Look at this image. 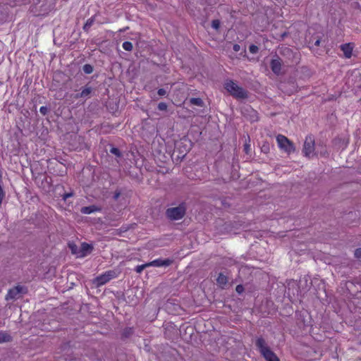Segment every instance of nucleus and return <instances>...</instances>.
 Returning <instances> with one entry per match:
<instances>
[{"label": "nucleus", "mask_w": 361, "mask_h": 361, "mask_svg": "<svg viewBox=\"0 0 361 361\" xmlns=\"http://www.w3.org/2000/svg\"><path fill=\"white\" fill-rule=\"evenodd\" d=\"M224 87L231 95L236 99H244L247 97V92L232 80H226Z\"/></svg>", "instance_id": "f257e3e1"}, {"label": "nucleus", "mask_w": 361, "mask_h": 361, "mask_svg": "<svg viewBox=\"0 0 361 361\" xmlns=\"http://www.w3.org/2000/svg\"><path fill=\"white\" fill-rule=\"evenodd\" d=\"M256 345L267 361H279L276 355L266 345L263 338H258L256 341Z\"/></svg>", "instance_id": "f03ea898"}, {"label": "nucleus", "mask_w": 361, "mask_h": 361, "mask_svg": "<svg viewBox=\"0 0 361 361\" xmlns=\"http://www.w3.org/2000/svg\"><path fill=\"white\" fill-rule=\"evenodd\" d=\"M276 142L279 147L284 152L290 154L295 152V147L292 142H290L286 136L279 135L276 136Z\"/></svg>", "instance_id": "7ed1b4c3"}, {"label": "nucleus", "mask_w": 361, "mask_h": 361, "mask_svg": "<svg viewBox=\"0 0 361 361\" xmlns=\"http://www.w3.org/2000/svg\"><path fill=\"white\" fill-rule=\"evenodd\" d=\"M185 213V207L183 204L178 207L169 208L166 210L167 216L171 220H178L183 217Z\"/></svg>", "instance_id": "20e7f679"}, {"label": "nucleus", "mask_w": 361, "mask_h": 361, "mask_svg": "<svg viewBox=\"0 0 361 361\" xmlns=\"http://www.w3.org/2000/svg\"><path fill=\"white\" fill-rule=\"evenodd\" d=\"M114 277H115L114 271H106L104 274L97 276L94 280V283L97 286H100L105 284L106 283H107L108 281H109L111 279H114Z\"/></svg>", "instance_id": "39448f33"}, {"label": "nucleus", "mask_w": 361, "mask_h": 361, "mask_svg": "<svg viewBox=\"0 0 361 361\" xmlns=\"http://www.w3.org/2000/svg\"><path fill=\"white\" fill-rule=\"evenodd\" d=\"M314 150V140L312 136L306 137L304 146L303 153L306 157H310L313 155Z\"/></svg>", "instance_id": "423d86ee"}, {"label": "nucleus", "mask_w": 361, "mask_h": 361, "mask_svg": "<svg viewBox=\"0 0 361 361\" xmlns=\"http://www.w3.org/2000/svg\"><path fill=\"white\" fill-rule=\"evenodd\" d=\"M173 261L170 259H157L155 260H153L150 262H148L149 267H168L172 264Z\"/></svg>", "instance_id": "0eeeda50"}, {"label": "nucleus", "mask_w": 361, "mask_h": 361, "mask_svg": "<svg viewBox=\"0 0 361 361\" xmlns=\"http://www.w3.org/2000/svg\"><path fill=\"white\" fill-rule=\"evenodd\" d=\"M282 61L279 58L272 59L271 61V68L272 71L279 75L281 72Z\"/></svg>", "instance_id": "6e6552de"}, {"label": "nucleus", "mask_w": 361, "mask_h": 361, "mask_svg": "<svg viewBox=\"0 0 361 361\" xmlns=\"http://www.w3.org/2000/svg\"><path fill=\"white\" fill-rule=\"evenodd\" d=\"M23 288L22 286H16L9 290L6 299H16L18 298L19 295L23 292Z\"/></svg>", "instance_id": "1a4fd4ad"}, {"label": "nucleus", "mask_w": 361, "mask_h": 361, "mask_svg": "<svg viewBox=\"0 0 361 361\" xmlns=\"http://www.w3.org/2000/svg\"><path fill=\"white\" fill-rule=\"evenodd\" d=\"M92 250V245L87 243H82L79 250L78 257H84L91 252Z\"/></svg>", "instance_id": "9d476101"}, {"label": "nucleus", "mask_w": 361, "mask_h": 361, "mask_svg": "<svg viewBox=\"0 0 361 361\" xmlns=\"http://www.w3.org/2000/svg\"><path fill=\"white\" fill-rule=\"evenodd\" d=\"M92 92V90L90 87H85L84 88L80 94H77L75 95V98H86L88 97Z\"/></svg>", "instance_id": "9b49d317"}, {"label": "nucleus", "mask_w": 361, "mask_h": 361, "mask_svg": "<svg viewBox=\"0 0 361 361\" xmlns=\"http://www.w3.org/2000/svg\"><path fill=\"white\" fill-rule=\"evenodd\" d=\"M341 49L343 50L345 56L347 58H350L352 55V47L350 44H343L341 46Z\"/></svg>", "instance_id": "f8f14e48"}, {"label": "nucleus", "mask_w": 361, "mask_h": 361, "mask_svg": "<svg viewBox=\"0 0 361 361\" xmlns=\"http://www.w3.org/2000/svg\"><path fill=\"white\" fill-rule=\"evenodd\" d=\"M97 210V208L95 206H89L84 207L81 209V212L82 214H89L93 213Z\"/></svg>", "instance_id": "ddd939ff"}, {"label": "nucleus", "mask_w": 361, "mask_h": 361, "mask_svg": "<svg viewBox=\"0 0 361 361\" xmlns=\"http://www.w3.org/2000/svg\"><path fill=\"white\" fill-rule=\"evenodd\" d=\"M68 247L70 248L71 252L73 254L77 256V257H78L80 249H78V246L73 243H69Z\"/></svg>", "instance_id": "4468645a"}, {"label": "nucleus", "mask_w": 361, "mask_h": 361, "mask_svg": "<svg viewBox=\"0 0 361 361\" xmlns=\"http://www.w3.org/2000/svg\"><path fill=\"white\" fill-rule=\"evenodd\" d=\"M217 283L221 286H223L227 283V278L222 274H220L216 279Z\"/></svg>", "instance_id": "2eb2a0df"}, {"label": "nucleus", "mask_w": 361, "mask_h": 361, "mask_svg": "<svg viewBox=\"0 0 361 361\" xmlns=\"http://www.w3.org/2000/svg\"><path fill=\"white\" fill-rule=\"evenodd\" d=\"M190 102L196 106H202L203 102L200 98H191Z\"/></svg>", "instance_id": "dca6fc26"}, {"label": "nucleus", "mask_w": 361, "mask_h": 361, "mask_svg": "<svg viewBox=\"0 0 361 361\" xmlns=\"http://www.w3.org/2000/svg\"><path fill=\"white\" fill-rule=\"evenodd\" d=\"M10 341V336L6 333H0V343Z\"/></svg>", "instance_id": "f3484780"}, {"label": "nucleus", "mask_w": 361, "mask_h": 361, "mask_svg": "<svg viewBox=\"0 0 361 361\" xmlns=\"http://www.w3.org/2000/svg\"><path fill=\"white\" fill-rule=\"evenodd\" d=\"M147 267H149L148 263H145V264H141V265H137L135 267V271L137 273L140 274Z\"/></svg>", "instance_id": "a211bd4d"}, {"label": "nucleus", "mask_w": 361, "mask_h": 361, "mask_svg": "<svg viewBox=\"0 0 361 361\" xmlns=\"http://www.w3.org/2000/svg\"><path fill=\"white\" fill-rule=\"evenodd\" d=\"M126 51H131L133 49V44L130 42H125L122 45Z\"/></svg>", "instance_id": "6ab92c4d"}, {"label": "nucleus", "mask_w": 361, "mask_h": 361, "mask_svg": "<svg viewBox=\"0 0 361 361\" xmlns=\"http://www.w3.org/2000/svg\"><path fill=\"white\" fill-rule=\"evenodd\" d=\"M212 27L215 30H218L220 27V21L219 20H212Z\"/></svg>", "instance_id": "aec40b11"}, {"label": "nucleus", "mask_w": 361, "mask_h": 361, "mask_svg": "<svg viewBox=\"0 0 361 361\" xmlns=\"http://www.w3.org/2000/svg\"><path fill=\"white\" fill-rule=\"evenodd\" d=\"M83 71L85 73L90 74L92 72L93 69L90 65H85L83 67Z\"/></svg>", "instance_id": "412c9836"}, {"label": "nucleus", "mask_w": 361, "mask_h": 361, "mask_svg": "<svg viewBox=\"0 0 361 361\" xmlns=\"http://www.w3.org/2000/svg\"><path fill=\"white\" fill-rule=\"evenodd\" d=\"M110 152H111L112 154H115L116 156H117V157H120V156H121L120 151H119V149H118V148H116V147H112V148L111 149Z\"/></svg>", "instance_id": "4be33fe9"}, {"label": "nucleus", "mask_w": 361, "mask_h": 361, "mask_svg": "<svg viewBox=\"0 0 361 361\" xmlns=\"http://www.w3.org/2000/svg\"><path fill=\"white\" fill-rule=\"evenodd\" d=\"M158 109L160 110V111H165L167 109V105L166 103L164 102H161L158 104Z\"/></svg>", "instance_id": "5701e85b"}, {"label": "nucleus", "mask_w": 361, "mask_h": 361, "mask_svg": "<svg viewBox=\"0 0 361 361\" xmlns=\"http://www.w3.org/2000/svg\"><path fill=\"white\" fill-rule=\"evenodd\" d=\"M258 47L253 44L249 47V50L252 54H256L258 51Z\"/></svg>", "instance_id": "b1692460"}, {"label": "nucleus", "mask_w": 361, "mask_h": 361, "mask_svg": "<svg viewBox=\"0 0 361 361\" xmlns=\"http://www.w3.org/2000/svg\"><path fill=\"white\" fill-rule=\"evenodd\" d=\"M355 255L357 258L361 259V248H358L355 250Z\"/></svg>", "instance_id": "393cba45"}, {"label": "nucleus", "mask_w": 361, "mask_h": 361, "mask_svg": "<svg viewBox=\"0 0 361 361\" xmlns=\"http://www.w3.org/2000/svg\"><path fill=\"white\" fill-rule=\"evenodd\" d=\"M235 290L238 293H241L243 291L244 288L242 285H238L236 286Z\"/></svg>", "instance_id": "a878e982"}, {"label": "nucleus", "mask_w": 361, "mask_h": 361, "mask_svg": "<svg viewBox=\"0 0 361 361\" xmlns=\"http://www.w3.org/2000/svg\"><path fill=\"white\" fill-rule=\"evenodd\" d=\"M262 150L265 152V153H267L269 150V147L268 145H264L262 147Z\"/></svg>", "instance_id": "bb28decb"}, {"label": "nucleus", "mask_w": 361, "mask_h": 361, "mask_svg": "<svg viewBox=\"0 0 361 361\" xmlns=\"http://www.w3.org/2000/svg\"><path fill=\"white\" fill-rule=\"evenodd\" d=\"M166 94V91L164 89H159L158 90V94L159 96H164Z\"/></svg>", "instance_id": "cd10ccee"}, {"label": "nucleus", "mask_w": 361, "mask_h": 361, "mask_svg": "<svg viewBox=\"0 0 361 361\" xmlns=\"http://www.w3.org/2000/svg\"><path fill=\"white\" fill-rule=\"evenodd\" d=\"M233 50H234L235 51H236V52H237V51H240V45H239V44H234V45H233Z\"/></svg>", "instance_id": "c85d7f7f"}, {"label": "nucleus", "mask_w": 361, "mask_h": 361, "mask_svg": "<svg viewBox=\"0 0 361 361\" xmlns=\"http://www.w3.org/2000/svg\"><path fill=\"white\" fill-rule=\"evenodd\" d=\"M39 111L42 114H45L46 112H47V108L45 106H42L40 107L39 109Z\"/></svg>", "instance_id": "c756f323"}, {"label": "nucleus", "mask_w": 361, "mask_h": 361, "mask_svg": "<svg viewBox=\"0 0 361 361\" xmlns=\"http://www.w3.org/2000/svg\"><path fill=\"white\" fill-rule=\"evenodd\" d=\"M72 196V193H66L63 195V199L64 200H67L68 197H71Z\"/></svg>", "instance_id": "7c9ffc66"}, {"label": "nucleus", "mask_w": 361, "mask_h": 361, "mask_svg": "<svg viewBox=\"0 0 361 361\" xmlns=\"http://www.w3.org/2000/svg\"><path fill=\"white\" fill-rule=\"evenodd\" d=\"M250 149V145L248 144L245 145V151L246 153H248Z\"/></svg>", "instance_id": "2f4dec72"}, {"label": "nucleus", "mask_w": 361, "mask_h": 361, "mask_svg": "<svg viewBox=\"0 0 361 361\" xmlns=\"http://www.w3.org/2000/svg\"><path fill=\"white\" fill-rule=\"evenodd\" d=\"M252 114H254L255 117L252 118H251V120H252V121H256V120L257 119V116L256 111H254V110H252Z\"/></svg>", "instance_id": "473e14b6"}, {"label": "nucleus", "mask_w": 361, "mask_h": 361, "mask_svg": "<svg viewBox=\"0 0 361 361\" xmlns=\"http://www.w3.org/2000/svg\"><path fill=\"white\" fill-rule=\"evenodd\" d=\"M92 25V20H88L86 23V24L84 26V28H86L87 26H90Z\"/></svg>", "instance_id": "72a5a7b5"}, {"label": "nucleus", "mask_w": 361, "mask_h": 361, "mask_svg": "<svg viewBox=\"0 0 361 361\" xmlns=\"http://www.w3.org/2000/svg\"><path fill=\"white\" fill-rule=\"evenodd\" d=\"M351 286H353V283H349L348 284V288H350Z\"/></svg>", "instance_id": "f704fd0d"}, {"label": "nucleus", "mask_w": 361, "mask_h": 361, "mask_svg": "<svg viewBox=\"0 0 361 361\" xmlns=\"http://www.w3.org/2000/svg\"><path fill=\"white\" fill-rule=\"evenodd\" d=\"M319 44V41L317 40L316 42H315V44L318 45Z\"/></svg>", "instance_id": "c9c22d12"}, {"label": "nucleus", "mask_w": 361, "mask_h": 361, "mask_svg": "<svg viewBox=\"0 0 361 361\" xmlns=\"http://www.w3.org/2000/svg\"><path fill=\"white\" fill-rule=\"evenodd\" d=\"M190 330H191L192 331H193V329L192 327H190L188 328Z\"/></svg>", "instance_id": "e433bc0d"}]
</instances>
